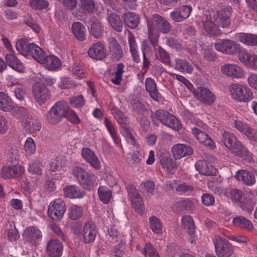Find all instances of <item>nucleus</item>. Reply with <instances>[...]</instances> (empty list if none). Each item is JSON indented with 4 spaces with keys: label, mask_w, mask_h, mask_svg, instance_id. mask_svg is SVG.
Wrapping results in <instances>:
<instances>
[{
    "label": "nucleus",
    "mask_w": 257,
    "mask_h": 257,
    "mask_svg": "<svg viewBox=\"0 0 257 257\" xmlns=\"http://www.w3.org/2000/svg\"><path fill=\"white\" fill-rule=\"evenodd\" d=\"M111 112L117 122L121 124V132L126 131L127 133L130 127L127 123V119L124 113L117 108L112 109Z\"/></svg>",
    "instance_id": "obj_28"
},
{
    "label": "nucleus",
    "mask_w": 257,
    "mask_h": 257,
    "mask_svg": "<svg viewBox=\"0 0 257 257\" xmlns=\"http://www.w3.org/2000/svg\"><path fill=\"white\" fill-rule=\"evenodd\" d=\"M192 10L190 5L182 6L171 13V18L175 22H181L189 17Z\"/></svg>",
    "instance_id": "obj_18"
},
{
    "label": "nucleus",
    "mask_w": 257,
    "mask_h": 257,
    "mask_svg": "<svg viewBox=\"0 0 257 257\" xmlns=\"http://www.w3.org/2000/svg\"><path fill=\"white\" fill-rule=\"evenodd\" d=\"M28 171L32 174H41L42 164L38 161H34L30 165Z\"/></svg>",
    "instance_id": "obj_61"
},
{
    "label": "nucleus",
    "mask_w": 257,
    "mask_h": 257,
    "mask_svg": "<svg viewBox=\"0 0 257 257\" xmlns=\"http://www.w3.org/2000/svg\"><path fill=\"white\" fill-rule=\"evenodd\" d=\"M7 154L9 156L10 161L12 162L19 159V151L15 146L9 147L7 149Z\"/></svg>",
    "instance_id": "obj_63"
},
{
    "label": "nucleus",
    "mask_w": 257,
    "mask_h": 257,
    "mask_svg": "<svg viewBox=\"0 0 257 257\" xmlns=\"http://www.w3.org/2000/svg\"><path fill=\"white\" fill-rule=\"evenodd\" d=\"M195 208L194 202L188 199L179 200L173 206V210L177 213H182L185 211H192Z\"/></svg>",
    "instance_id": "obj_25"
},
{
    "label": "nucleus",
    "mask_w": 257,
    "mask_h": 257,
    "mask_svg": "<svg viewBox=\"0 0 257 257\" xmlns=\"http://www.w3.org/2000/svg\"><path fill=\"white\" fill-rule=\"evenodd\" d=\"M124 24L130 29L136 28L140 23V18L138 15L133 12L125 13L122 16Z\"/></svg>",
    "instance_id": "obj_23"
},
{
    "label": "nucleus",
    "mask_w": 257,
    "mask_h": 257,
    "mask_svg": "<svg viewBox=\"0 0 257 257\" xmlns=\"http://www.w3.org/2000/svg\"><path fill=\"white\" fill-rule=\"evenodd\" d=\"M175 62L176 69L182 72H192L193 67L189 62L185 60L178 58L175 60Z\"/></svg>",
    "instance_id": "obj_41"
},
{
    "label": "nucleus",
    "mask_w": 257,
    "mask_h": 257,
    "mask_svg": "<svg viewBox=\"0 0 257 257\" xmlns=\"http://www.w3.org/2000/svg\"><path fill=\"white\" fill-rule=\"evenodd\" d=\"M214 46L216 50L226 54H236L240 51V45L229 39L220 40L215 43Z\"/></svg>",
    "instance_id": "obj_8"
},
{
    "label": "nucleus",
    "mask_w": 257,
    "mask_h": 257,
    "mask_svg": "<svg viewBox=\"0 0 257 257\" xmlns=\"http://www.w3.org/2000/svg\"><path fill=\"white\" fill-rule=\"evenodd\" d=\"M247 138L252 142L257 143V130L250 127H248L244 134Z\"/></svg>",
    "instance_id": "obj_62"
},
{
    "label": "nucleus",
    "mask_w": 257,
    "mask_h": 257,
    "mask_svg": "<svg viewBox=\"0 0 257 257\" xmlns=\"http://www.w3.org/2000/svg\"><path fill=\"white\" fill-rule=\"evenodd\" d=\"M151 117L153 123L157 125L159 121L176 131H180L182 127L181 122L174 115L163 109H158L152 112Z\"/></svg>",
    "instance_id": "obj_1"
},
{
    "label": "nucleus",
    "mask_w": 257,
    "mask_h": 257,
    "mask_svg": "<svg viewBox=\"0 0 257 257\" xmlns=\"http://www.w3.org/2000/svg\"><path fill=\"white\" fill-rule=\"evenodd\" d=\"M172 152L175 159H180L193 154V150L188 145L178 144L172 147Z\"/></svg>",
    "instance_id": "obj_20"
},
{
    "label": "nucleus",
    "mask_w": 257,
    "mask_h": 257,
    "mask_svg": "<svg viewBox=\"0 0 257 257\" xmlns=\"http://www.w3.org/2000/svg\"><path fill=\"white\" fill-rule=\"evenodd\" d=\"M98 193L100 200L104 204L109 203L112 196V192L109 189L100 186L98 189Z\"/></svg>",
    "instance_id": "obj_43"
},
{
    "label": "nucleus",
    "mask_w": 257,
    "mask_h": 257,
    "mask_svg": "<svg viewBox=\"0 0 257 257\" xmlns=\"http://www.w3.org/2000/svg\"><path fill=\"white\" fill-rule=\"evenodd\" d=\"M182 227L190 235L195 232V227L192 218L189 215H184L182 218Z\"/></svg>",
    "instance_id": "obj_35"
},
{
    "label": "nucleus",
    "mask_w": 257,
    "mask_h": 257,
    "mask_svg": "<svg viewBox=\"0 0 257 257\" xmlns=\"http://www.w3.org/2000/svg\"><path fill=\"white\" fill-rule=\"evenodd\" d=\"M72 174L84 189L90 190L93 188L96 181V177L94 174L89 173L80 167H74Z\"/></svg>",
    "instance_id": "obj_4"
},
{
    "label": "nucleus",
    "mask_w": 257,
    "mask_h": 257,
    "mask_svg": "<svg viewBox=\"0 0 257 257\" xmlns=\"http://www.w3.org/2000/svg\"><path fill=\"white\" fill-rule=\"evenodd\" d=\"M30 49V56H31L40 63L44 62L46 54L45 52L41 48L35 43H32Z\"/></svg>",
    "instance_id": "obj_32"
},
{
    "label": "nucleus",
    "mask_w": 257,
    "mask_h": 257,
    "mask_svg": "<svg viewBox=\"0 0 257 257\" xmlns=\"http://www.w3.org/2000/svg\"><path fill=\"white\" fill-rule=\"evenodd\" d=\"M31 7L36 10H42L47 9L49 6V2L46 0H30Z\"/></svg>",
    "instance_id": "obj_49"
},
{
    "label": "nucleus",
    "mask_w": 257,
    "mask_h": 257,
    "mask_svg": "<svg viewBox=\"0 0 257 257\" xmlns=\"http://www.w3.org/2000/svg\"><path fill=\"white\" fill-rule=\"evenodd\" d=\"M81 155L84 159L96 170H99L101 164L95 153L89 148H83Z\"/></svg>",
    "instance_id": "obj_21"
},
{
    "label": "nucleus",
    "mask_w": 257,
    "mask_h": 257,
    "mask_svg": "<svg viewBox=\"0 0 257 257\" xmlns=\"http://www.w3.org/2000/svg\"><path fill=\"white\" fill-rule=\"evenodd\" d=\"M63 248V243L59 240L51 239L47 243L46 252L50 257H61Z\"/></svg>",
    "instance_id": "obj_12"
},
{
    "label": "nucleus",
    "mask_w": 257,
    "mask_h": 257,
    "mask_svg": "<svg viewBox=\"0 0 257 257\" xmlns=\"http://www.w3.org/2000/svg\"><path fill=\"white\" fill-rule=\"evenodd\" d=\"M213 242L218 257H229L233 253V246L225 238L216 236L213 239Z\"/></svg>",
    "instance_id": "obj_5"
},
{
    "label": "nucleus",
    "mask_w": 257,
    "mask_h": 257,
    "mask_svg": "<svg viewBox=\"0 0 257 257\" xmlns=\"http://www.w3.org/2000/svg\"><path fill=\"white\" fill-rule=\"evenodd\" d=\"M26 131L29 133H32L35 131H39L41 128L40 122L33 119L27 120L24 123Z\"/></svg>",
    "instance_id": "obj_46"
},
{
    "label": "nucleus",
    "mask_w": 257,
    "mask_h": 257,
    "mask_svg": "<svg viewBox=\"0 0 257 257\" xmlns=\"http://www.w3.org/2000/svg\"><path fill=\"white\" fill-rule=\"evenodd\" d=\"M23 237L26 241L36 245L41 240L42 235L41 231L37 227L31 226L25 230Z\"/></svg>",
    "instance_id": "obj_13"
},
{
    "label": "nucleus",
    "mask_w": 257,
    "mask_h": 257,
    "mask_svg": "<svg viewBox=\"0 0 257 257\" xmlns=\"http://www.w3.org/2000/svg\"><path fill=\"white\" fill-rule=\"evenodd\" d=\"M31 43H29L28 40L25 39H21L17 41L16 44L17 50L20 54L27 57L30 56V47Z\"/></svg>",
    "instance_id": "obj_36"
},
{
    "label": "nucleus",
    "mask_w": 257,
    "mask_h": 257,
    "mask_svg": "<svg viewBox=\"0 0 257 257\" xmlns=\"http://www.w3.org/2000/svg\"><path fill=\"white\" fill-rule=\"evenodd\" d=\"M131 201L135 212L139 215H142L145 209L143 199L140 197Z\"/></svg>",
    "instance_id": "obj_56"
},
{
    "label": "nucleus",
    "mask_w": 257,
    "mask_h": 257,
    "mask_svg": "<svg viewBox=\"0 0 257 257\" xmlns=\"http://www.w3.org/2000/svg\"><path fill=\"white\" fill-rule=\"evenodd\" d=\"M221 72L225 75L235 78L244 77V70L239 66L233 64H225L221 68Z\"/></svg>",
    "instance_id": "obj_16"
},
{
    "label": "nucleus",
    "mask_w": 257,
    "mask_h": 257,
    "mask_svg": "<svg viewBox=\"0 0 257 257\" xmlns=\"http://www.w3.org/2000/svg\"><path fill=\"white\" fill-rule=\"evenodd\" d=\"M236 40L247 46H257V35L239 33L235 35Z\"/></svg>",
    "instance_id": "obj_24"
},
{
    "label": "nucleus",
    "mask_w": 257,
    "mask_h": 257,
    "mask_svg": "<svg viewBox=\"0 0 257 257\" xmlns=\"http://www.w3.org/2000/svg\"><path fill=\"white\" fill-rule=\"evenodd\" d=\"M128 195L131 201L137 199L141 197L138 190L133 184H128L126 186Z\"/></svg>",
    "instance_id": "obj_58"
},
{
    "label": "nucleus",
    "mask_w": 257,
    "mask_h": 257,
    "mask_svg": "<svg viewBox=\"0 0 257 257\" xmlns=\"http://www.w3.org/2000/svg\"><path fill=\"white\" fill-rule=\"evenodd\" d=\"M145 86L147 91L149 93L151 98L155 101H159L161 95L157 89V84L154 80L151 77L147 78Z\"/></svg>",
    "instance_id": "obj_26"
},
{
    "label": "nucleus",
    "mask_w": 257,
    "mask_h": 257,
    "mask_svg": "<svg viewBox=\"0 0 257 257\" xmlns=\"http://www.w3.org/2000/svg\"><path fill=\"white\" fill-rule=\"evenodd\" d=\"M65 211L64 202L61 199L58 198L51 202L48 207V214L51 219L58 221L61 219Z\"/></svg>",
    "instance_id": "obj_7"
},
{
    "label": "nucleus",
    "mask_w": 257,
    "mask_h": 257,
    "mask_svg": "<svg viewBox=\"0 0 257 257\" xmlns=\"http://www.w3.org/2000/svg\"><path fill=\"white\" fill-rule=\"evenodd\" d=\"M236 179L242 183L248 186H251L255 182V178L254 174L245 170H239L236 172Z\"/></svg>",
    "instance_id": "obj_22"
},
{
    "label": "nucleus",
    "mask_w": 257,
    "mask_h": 257,
    "mask_svg": "<svg viewBox=\"0 0 257 257\" xmlns=\"http://www.w3.org/2000/svg\"><path fill=\"white\" fill-rule=\"evenodd\" d=\"M196 97L206 105H211L215 100V95L208 89L204 87H198L194 90Z\"/></svg>",
    "instance_id": "obj_10"
},
{
    "label": "nucleus",
    "mask_w": 257,
    "mask_h": 257,
    "mask_svg": "<svg viewBox=\"0 0 257 257\" xmlns=\"http://www.w3.org/2000/svg\"><path fill=\"white\" fill-rule=\"evenodd\" d=\"M232 98L238 102H247L253 98V94L246 86L239 83H232L228 87Z\"/></svg>",
    "instance_id": "obj_3"
},
{
    "label": "nucleus",
    "mask_w": 257,
    "mask_h": 257,
    "mask_svg": "<svg viewBox=\"0 0 257 257\" xmlns=\"http://www.w3.org/2000/svg\"><path fill=\"white\" fill-rule=\"evenodd\" d=\"M191 133L196 139L201 144L205 141L208 135L203 131L196 126L191 127Z\"/></svg>",
    "instance_id": "obj_51"
},
{
    "label": "nucleus",
    "mask_w": 257,
    "mask_h": 257,
    "mask_svg": "<svg viewBox=\"0 0 257 257\" xmlns=\"http://www.w3.org/2000/svg\"><path fill=\"white\" fill-rule=\"evenodd\" d=\"M65 195L69 198H80L84 195V192L75 185H68L63 189Z\"/></svg>",
    "instance_id": "obj_29"
},
{
    "label": "nucleus",
    "mask_w": 257,
    "mask_h": 257,
    "mask_svg": "<svg viewBox=\"0 0 257 257\" xmlns=\"http://www.w3.org/2000/svg\"><path fill=\"white\" fill-rule=\"evenodd\" d=\"M229 195L230 198L233 200L240 201L244 196V193L242 191L236 188L230 190Z\"/></svg>",
    "instance_id": "obj_59"
},
{
    "label": "nucleus",
    "mask_w": 257,
    "mask_h": 257,
    "mask_svg": "<svg viewBox=\"0 0 257 257\" xmlns=\"http://www.w3.org/2000/svg\"><path fill=\"white\" fill-rule=\"evenodd\" d=\"M25 150L30 155L33 154L36 151V146L34 141L31 138H28L25 144Z\"/></svg>",
    "instance_id": "obj_60"
},
{
    "label": "nucleus",
    "mask_w": 257,
    "mask_h": 257,
    "mask_svg": "<svg viewBox=\"0 0 257 257\" xmlns=\"http://www.w3.org/2000/svg\"><path fill=\"white\" fill-rule=\"evenodd\" d=\"M45 60L41 64H46L49 69H55L58 68L61 65V61L55 56L50 55L45 56Z\"/></svg>",
    "instance_id": "obj_38"
},
{
    "label": "nucleus",
    "mask_w": 257,
    "mask_h": 257,
    "mask_svg": "<svg viewBox=\"0 0 257 257\" xmlns=\"http://www.w3.org/2000/svg\"><path fill=\"white\" fill-rule=\"evenodd\" d=\"M232 8L227 6L222 8L216 12L214 15V21L216 24L222 28H227L231 24L230 16L232 13Z\"/></svg>",
    "instance_id": "obj_9"
},
{
    "label": "nucleus",
    "mask_w": 257,
    "mask_h": 257,
    "mask_svg": "<svg viewBox=\"0 0 257 257\" xmlns=\"http://www.w3.org/2000/svg\"><path fill=\"white\" fill-rule=\"evenodd\" d=\"M239 206L244 211L251 212L253 208L252 200L247 197H244L243 201H239Z\"/></svg>",
    "instance_id": "obj_57"
},
{
    "label": "nucleus",
    "mask_w": 257,
    "mask_h": 257,
    "mask_svg": "<svg viewBox=\"0 0 257 257\" xmlns=\"http://www.w3.org/2000/svg\"><path fill=\"white\" fill-rule=\"evenodd\" d=\"M14 108L13 101L4 92H0V109L9 112Z\"/></svg>",
    "instance_id": "obj_33"
},
{
    "label": "nucleus",
    "mask_w": 257,
    "mask_h": 257,
    "mask_svg": "<svg viewBox=\"0 0 257 257\" xmlns=\"http://www.w3.org/2000/svg\"><path fill=\"white\" fill-rule=\"evenodd\" d=\"M232 223L235 226L241 228L249 229L252 227L251 222L245 217L238 216L233 218Z\"/></svg>",
    "instance_id": "obj_42"
},
{
    "label": "nucleus",
    "mask_w": 257,
    "mask_h": 257,
    "mask_svg": "<svg viewBox=\"0 0 257 257\" xmlns=\"http://www.w3.org/2000/svg\"><path fill=\"white\" fill-rule=\"evenodd\" d=\"M150 226L152 231L156 234H161L163 232L162 226L159 219L153 216L149 219Z\"/></svg>",
    "instance_id": "obj_44"
},
{
    "label": "nucleus",
    "mask_w": 257,
    "mask_h": 257,
    "mask_svg": "<svg viewBox=\"0 0 257 257\" xmlns=\"http://www.w3.org/2000/svg\"><path fill=\"white\" fill-rule=\"evenodd\" d=\"M195 167L196 169L202 175L211 176L215 174V171L212 167L209 166L205 161H197L195 164Z\"/></svg>",
    "instance_id": "obj_30"
},
{
    "label": "nucleus",
    "mask_w": 257,
    "mask_h": 257,
    "mask_svg": "<svg viewBox=\"0 0 257 257\" xmlns=\"http://www.w3.org/2000/svg\"><path fill=\"white\" fill-rule=\"evenodd\" d=\"M6 60L8 64L16 71L21 72L24 69L22 63L13 54H8L6 56Z\"/></svg>",
    "instance_id": "obj_34"
},
{
    "label": "nucleus",
    "mask_w": 257,
    "mask_h": 257,
    "mask_svg": "<svg viewBox=\"0 0 257 257\" xmlns=\"http://www.w3.org/2000/svg\"><path fill=\"white\" fill-rule=\"evenodd\" d=\"M160 162L162 167L166 169L170 173H174L178 165L169 157H162L160 159Z\"/></svg>",
    "instance_id": "obj_37"
},
{
    "label": "nucleus",
    "mask_w": 257,
    "mask_h": 257,
    "mask_svg": "<svg viewBox=\"0 0 257 257\" xmlns=\"http://www.w3.org/2000/svg\"><path fill=\"white\" fill-rule=\"evenodd\" d=\"M80 7L85 13H91L95 9L94 0H80Z\"/></svg>",
    "instance_id": "obj_50"
},
{
    "label": "nucleus",
    "mask_w": 257,
    "mask_h": 257,
    "mask_svg": "<svg viewBox=\"0 0 257 257\" xmlns=\"http://www.w3.org/2000/svg\"><path fill=\"white\" fill-rule=\"evenodd\" d=\"M132 106L134 111L139 115H144L146 112H148L145 104L139 100H133Z\"/></svg>",
    "instance_id": "obj_48"
},
{
    "label": "nucleus",
    "mask_w": 257,
    "mask_h": 257,
    "mask_svg": "<svg viewBox=\"0 0 257 257\" xmlns=\"http://www.w3.org/2000/svg\"><path fill=\"white\" fill-rule=\"evenodd\" d=\"M109 22L112 28L116 32H121L122 30V23L120 17L116 13H111L109 16Z\"/></svg>",
    "instance_id": "obj_39"
},
{
    "label": "nucleus",
    "mask_w": 257,
    "mask_h": 257,
    "mask_svg": "<svg viewBox=\"0 0 257 257\" xmlns=\"http://www.w3.org/2000/svg\"><path fill=\"white\" fill-rule=\"evenodd\" d=\"M237 141L236 137L231 133L225 131L222 135L221 141L228 149Z\"/></svg>",
    "instance_id": "obj_47"
},
{
    "label": "nucleus",
    "mask_w": 257,
    "mask_h": 257,
    "mask_svg": "<svg viewBox=\"0 0 257 257\" xmlns=\"http://www.w3.org/2000/svg\"><path fill=\"white\" fill-rule=\"evenodd\" d=\"M83 213V208L76 205H72L69 211V216L72 220L80 218Z\"/></svg>",
    "instance_id": "obj_52"
},
{
    "label": "nucleus",
    "mask_w": 257,
    "mask_h": 257,
    "mask_svg": "<svg viewBox=\"0 0 257 257\" xmlns=\"http://www.w3.org/2000/svg\"><path fill=\"white\" fill-rule=\"evenodd\" d=\"M143 254L146 257H160L156 248L149 243L145 244Z\"/></svg>",
    "instance_id": "obj_55"
},
{
    "label": "nucleus",
    "mask_w": 257,
    "mask_h": 257,
    "mask_svg": "<svg viewBox=\"0 0 257 257\" xmlns=\"http://www.w3.org/2000/svg\"><path fill=\"white\" fill-rule=\"evenodd\" d=\"M203 28L204 31L209 35L217 36L220 34L219 29L216 24L210 21H206L203 23Z\"/></svg>",
    "instance_id": "obj_40"
},
{
    "label": "nucleus",
    "mask_w": 257,
    "mask_h": 257,
    "mask_svg": "<svg viewBox=\"0 0 257 257\" xmlns=\"http://www.w3.org/2000/svg\"><path fill=\"white\" fill-rule=\"evenodd\" d=\"M150 25L156 27L157 29L163 33H168L171 30V25L169 23L159 14L153 15L151 21L148 22V27Z\"/></svg>",
    "instance_id": "obj_11"
},
{
    "label": "nucleus",
    "mask_w": 257,
    "mask_h": 257,
    "mask_svg": "<svg viewBox=\"0 0 257 257\" xmlns=\"http://www.w3.org/2000/svg\"><path fill=\"white\" fill-rule=\"evenodd\" d=\"M228 149L232 153L239 157L245 158V157H247L250 155V153L242 143L237 140L233 145L230 146Z\"/></svg>",
    "instance_id": "obj_27"
},
{
    "label": "nucleus",
    "mask_w": 257,
    "mask_h": 257,
    "mask_svg": "<svg viewBox=\"0 0 257 257\" xmlns=\"http://www.w3.org/2000/svg\"><path fill=\"white\" fill-rule=\"evenodd\" d=\"M72 31L75 37L80 41L86 39V29L80 22H74L72 25Z\"/></svg>",
    "instance_id": "obj_31"
},
{
    "label": "nucleus",
    "mask_w": 257,
    "mask_h": 257,
    "mask_svg": "<svg viewBox=\"0 0 257 257\" xmlns=\"http://www.w3.org/2000/svg\"><path fill=\"white\" fill-rule=\"evenodd\" d=\"M104 124L108 131L114 143L116 145H118L120 143V140L119 139L115 130L114 127L112 124L111 121L107 117L104 118Z\"/></svg>",
    "instance_id": "obj_45"
},
{
    "label": "nucleus",
    "mask_w": 257,
    "mask_h": 257,
    "mask_svg": "<svg viewBox=\"0 0 257 257\" xmlns=\"http://www.w3.org/2000/svg\"><path fill=\"white\" fill-rule=\"evenodd\" d=\"M109 52L112 59L118 61L123 56V51L120 45L115 38L109 37L107 39Z\"/></svg>",
    "instance_id": "obj_19"
},
{
    "label": "nucleus",
    "mask_w": 257,
    "mask_h": 257,
    "mask_svg": "<svg viewBox=\"0 0 257 257\" xmlns=\"http://www.w3.org/2000/svg\"><path fill=\"white\" fill-rule=\"evenodd\" d=\"M102 28L101 24L97 21L93 22L91 26V33L95 38H100L102 36Z\"/></svg>",
    "instance_id": "obj_54"
},
{
    "label": "nucleus",
    "mask_w": 257,
    "mask_h": 257,
    "mask_svg": "<svg viewBox=\"0 0 257 257\" xmlns=\"http://www.w3.org/2000/svg\"><path fill=\"white\" fill-rule=\"evenodd\" d=\"M32 91L34 99L39 105L45 104L51 98L50 91L40 82L33 84Z\"/></svg>",
    "instance_id": "obj_6"
},
{
    "label": "nucleus",
    "mask_w": 257,
    "mask_h": 257,
    "mask_svg": "<svg viewBox=\"0 0 257 257\" xmlns=\"http://www.w3.org/2000/svg\"><path fill=\"white\" fill-rule=\"evenodd\" d=\"M88 56L93 59L101 60L106 57L104 45L100 42L92 44L88 51Z\"/></svg>",
    "instance_id": "obj_17"
},
{
    "label": "nucleus",
    "mask_w": 257,
    "mask_h": 257,
    "mask_svg": "<svg viewBox=\"0 0 257 257\" xmlns=\"http://www.w3.org/2000/svg\"><path fill=\"white\" fill-rule=\"evenodd\" d=\"M68 103L65 101H59L50 109L46 114V120L51 124H56L65 118L67 112Z\"/></svg>",
    "instance_id": "obj_2"
},
{
    "label": "nucleus",
    "mask_w": 257,
    "mask_h": 257,
    "mask_svg": "<svg viewBox=\"0 0 257 257\" xmlns=\"http://www.w3.org/2000/svg\"><path fill=\"white\" fill-rule=\"evenodd\" d=\"M24 170V168L20 164L5 166L2 169L1 175L6 179L16 178L23 174Z\"/></svg>",
    "instance_id": "obj_15"
},
{
    "label": "nucleus",
    "mask_w": 257,
    "mask_h": 257,
    "mask_svg": "<svg viewBox=\"0 0 257 257\" xmlns=\"http://www.w3.org/2000/svg\"><path fill=\"white\" fill-rule=\"evenodd\" d=\"M248 59L245 65L252 69H257V55L251 54L248 55Z\"/></svg>",
    "instance_id": "obj_64"
},
{
    "label": "nucleus",
    "mask_w": 257,
    "mask_h": 257,
    "mask_svg": "<svg viewBox=\"0 0 257 257\" xmlns=\"http://www.w3.org/2000/svg\"><path fill=\"white\" fill-rule=\"evenodd\" d=\"M159 35L157 32L153 28V26L150 25L149 27L148 39L151 44L154 48L158 44Z\"/></svg>",
    "instance_id": "obj_53"
},
{
    "label": "nucleus",
    "mask_w": 257,
    "mask_h": 257,
    "mask_svg": "<svg viewBox=\"0 0 257 257\" xmlns=\"http://www.w3.org/2000/svg\"><path fill=\"white\" fill-rule=\"evenodd\" d=\"M98 233L95 223L90 221L84 224L83 228V240L85 243L93 242Z\"/></svg>",
    "instance_id": "obj_14"
}]
</instances>
